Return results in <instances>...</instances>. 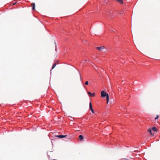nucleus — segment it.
I'll return each mask as SVG.
<instances>
[{
	"instance_id": "f8f14e48",
	"label": "nucleus",
	"mask_w": 160,
	"mask_h": 160,
	"mask_svg": "<svg viewBox=\"0 0 160 160\" xmlns=\"http://www.w3.org/2000/svg\"><path fill=\"white\" fill-rule=\"evenodd\" d=\"M159 118V116L158 115H157L156 116V117L155 118V120H156V119H158Z\"/></svg>"
},
{
	"instance_id": "423d86ee",
	"label": "nucleus",
	"mask_w": 160,
	"mask_h": 160,
	"mask_svg": "<svg viewBox=\"0 0 160 160\" xmlns=\"http://www.w3.org/2000/svg\"><path fill=\"white\" fill-rule=\"evenodd\" d=\"M83 138H83V135H80L79 136V138L80 139V141L82 140L83 139Z\"/></svg>"
},
{
	"instance_id": "a211bd4d",
	"label": "nucleus",
	"mask_w": 160,
	"mask_h": 160,
	"mask_svg": "<svg viewBox=\"0 0 160 160\" xmlns=\"http://www.w3.org/2000/svg\"><path fill=\"white\" fill-rule=\"evenodd\" d=\"M80 80H81V78H80Z\"/></svg>"
},
{
	"instance_id": "6e6552de",
	"label": "nucleus",
	"mask_w": 160,
	"mask_h": 160,
	"mask_svg": "<svg viewBox=\"0 0 160 160\" xmlns=\"http://www.w3.org/2000/svg\"><path fill=\"white\" fill-rule=\"evenodd\" d=\"M32 4H33V6L32 7V10L33 11V10H35V3H33Z\"/></svg>"
},
{
	"instance_id": "6ab92c4d",
	"label": "nucleus",
	"mask_w": 160,
	"mask_h": 160,
	"mask_svg": "<svg viewBox=\"0 0 160 160\" xmlns=\"http://www.w3.org/2000/svg\"><path fill=\"white\" fill-rule=\"evenodd\" d=\"M79 75H80V76H81V75H80V73H79Z\"/></svg>"
},
{
	"instance_id": "0eeeda50",
	"label": "nucleus",
	"mask_w": 160,
	"mask_h": 160,
	"mask_svg": "<svg viewBox=\"0 0 160 160\" xmlns=\"http://www.w3.org/2000/svg\"><path fill=\"white\" fill-rule=\"evenodd\" d=\"M152 130L155 132H157V129L155 127H153L152 128Z\"/></svg>"
},
{
	"instance_id": "f3484780",
	"label": "nucleus",
	"mask_w": 160,
	"mask_h": 160,
	"mask_svg": "<svg viewBox=\"0 0 160 160\" xmlns=\"http://www.w3.org/2000/svg\"><path fill=\"white\" fill-rule=\"evenodd\" d=\"M92 113H94V110L92 112Z\"/></svg>"
},
{
	"instance_id": "9b49d317",
	"label": "nucleus",
	"mask_w": 160,
	"mask_h": 160,
	"mask_svg": "<svg viewBox=\"0 0 160 160\" xmlns=\"http://www.w3.org/2000/svg\"><path fill=\"white\" fill-rule=\"evenodd\" d=\"M106 100H107V103L108 104V103L109 101V97H108L107 98H106Z\"/></svg>"
},
{
	"instance_id": "f257e3e1",
	"label": "nucleus",
	"mask_w": 160,
	"mask_h": 160,
	"mask_svg": "<svg viewBox=\"0 0 160 160\" xmlns=\"http://www.w3.org/2000/svg\"><path fill=\"white\" fill-rule=\"evenodd\" d=\"M101 97L102 98H104L106 97L107 98L108 97H109L108 94L106 92L104 91H102L101 92Z\"/></svg>"
},
{
	"instance_id": "f03ea898",
	"label": "nucleus",
	"mask_w": 160,
	"mask_h": 160,
	"mask_svg": "<svg viewBox=\"0 0 160 160\" xmlns=\"http://www.w3.org/2000/svg\"><path fill=\"white\" fill-rule=\"evenodd\" d=\"M67 136V135H55V136L56 137H58L60 138H65Z\"/></svg>"
},
{
	"instance_id": "9d476101",
	"label": "nucleus",
	"mask_w": 160,
	"mask_h": 160,
	"mask_svg": "<svg viewBox=\"0 0 160 160\" xmlns=\"http://www.w3.org/2000/svg\"><path fill=\"white\" fill-rule=\"evenodd\" d=\"M92 108V103H91L90 102V103H89V108H90V109H91Z\"/></svg>"
},
{
	"instance_id": "39448f33",
	"label": "nucleus",
	"mask_w": 160,
	"mask_h": 160,
	"mask_svg": "<svg viewBox=\"0 0 160 160\" xmlns=\"http://www.w3.org/2000/svg\"><path fill=\"white\" fill-rule=\"evenodd\" d=\"M148 132L150 133V134L151 135H153L154 134H153L152 132V129L151 128H149L148 130Z\"/></svg>"
},
{
	"instance_id": "ddd939ff",
	"label": "nucleus",
	"mask_w": 160,
	"mask_h": 160,
	"mask_svg": "<svg viewBox=\"0 0 160 160\" xmlns=\"http://www.w3.org/2000/svg\"><path fill=\"white\" fill-rule=\"evenodd\" d=\"M16 3V2H11V6L12 5H15Z\"/></svg>"
},
{
	"instance_id": "4468645a",
	"label": "nucleus",
	"mask_w": 160,
	"mask_h": 160,
	"mask_svg": "<svg viewBox=\"0 0 160 160\" xmlns=\"http://www.w3.org/2000/svg\"><path fill=\"white\" fill-rule=\"evenodd\" d=\"M88 81H86L85 82V84L86 85H87L88 84Z\"/></svg>"
},
{
	"instance_id": "1a4fd4ad",
	"label": "nucleus",
	"mask_w": 160,
	"mask_h": 160,
	"mask_svg": "<svg viewBox=\"0 0 160 160\" xmlns=\"http://www.w3.org/2000/svg\"><path fill=\"white\" fill-rule=\"evenodd\" d=\"M56 63L54 64L52 66V69H53L56 66Z\"/></svg>"
},
{
	"instance_id": "dca6fc26",
	"label": "nucleus",
	"mask_w": 160,
	"mask_h": 160,
	"mask_svg": "<svg viewBox=\"0 0 160 160\" xmlns=\"http://www.w3.org/2000/svg\"><path fill=\"white\" fill-rule=\"evenodd\" d=\"M90 110H91V111L92 112V111H93V109L92 108L91 109H90Z\"/></svg>"
},
{
	"instance_id": "20e7f679",
	"label": "nucleus",
	"mask_w": 160,
	"mask_h": 160,
	"mask_svg": "<svg viewBox=\"0 0 160 160\" xmlns=\"http://www.w3.org/2000/svg\"><path fill=\"white\" fill-rule=\"evenodd\" d=\"M88 93L89 96L94 97L95 95V93H92L91 92H88Z\"/></svg>"
},
{
	"instance_id": "2eb2a0df",
	"label": "nucleus",
	"mask_w": 160,
	"mask_h": 160,
	"mask_svg": "<svg viewBox=\"0 0 160 160\" xmlns=\"http://www.w3.org/2000/svg\"><path fill=\"white\" fill-rule=\"evenodd\" d=\"M128 159H127V158H123L121 159H119V160H128Z\"/></svg>"
},
{
	"instance_id": "7ed1b4c3",
	"label": "nucleus",
	"mask_w": 160,
	"mask_h": 160,
	"mask_svg": "<svg viewBox=\"0 0 160 160\" xmlns=\"http://www.w3.org/2000/svg\"><path fill=\"white\" fill-rule=\"evenodd\" d=\"M104 47L103 46H102L100 47H97L96 48V49L99 51H102V49H104Z\"/></svg>"
}]
</instances>
